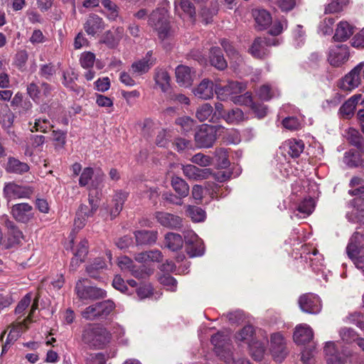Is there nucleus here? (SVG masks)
<instances>
[{
  "instance_id": "obj_53",
  "label": "nucleus",
  "mask_w": 364,
  "mask_h": 364,
  "mask_svg": "<svg viewBox=\"0 0 364 364\" xmlns=\"http://www.w3.org/2000/svg\"><path fill=\"white\" fill-rule=\"evenodd\" d=\"M28 58V54L26 50H21L16 53L14 57V65L20 70L23 71L26 68V65Z\"/></svg>"
},
{
  "instance_id": "obj_5",
  "label": "nucleus",
  "mask_w": 364,
  "mask_h": 364,
  "mask_svg": "<svg viewBox=\"0 0 364 364\" xmlns=\"http://www.w3.org/2000/svg\"><path fill=\"white\" fill-rule=\"evenodd\" d=\"M186 252L190 257L202 256L205 252L204 244L200 238L193 231L184 234Z\"/></svg>"
},
{
  "instance_id": "obj_42",
  "label": "nucleus",
  "mask_w": 364,
  "mask_h": 364,
  "mask_svg": "<svg viewBox=\"0 0 364 364\" xmlns=\"http://www.w3.org/2000/svg\"><path fill=\"white\" fill-rule=\"evenodd\" d=\"M30 131L41 132L43 133L48 132V131L53 126L50 124V121L46 118L36 119L33 124L30 123Z\"/></svg>"
},
{
  "instance_id": "obj_14",
  "label": "nucleus",
  "mask_w": 364,
  "mask_h": 364,
  "mask_svg": "<svg viewBox=\"0 0 364 364\" xmlns=\"http://www.w3.org/2000/svg\"><path fill=\"white\" fill-rule=\"evenodd\" d=\"M155 218L161 225L167 228L179 230L182 227V218L172 213L158 211L155 213Z\"/></svg>"
},
{
  "instance_id": "obj_46",
  "label": "nucleus",
  "mask_w": 364,
  "mask_h": 364,
  "mask_svg": "<svg viewBox=\"0 0 364 364\" xmlns=\"http://www.w3.org/2000/svg\"><path fill=\"white\" fill-rule=\"evenodd\" d=\"M98 43L105 44L108 48L112 49L118 46L119 42L113 32L107 31L100 37Z\"/></svg>"
},
{
  "instance_id": "obj_45",
  "label": "nucleus",
  "mask_w": 364,
  "mask_h": 364,
  "mask_svg": "<svg viewBox=\"0 0 364 364\" xmlns=\"http://www.w3.org/2000/svg\"><path fill=\"white\" fill-rule=\"evenodd\" d=\"M218 166L221 168H226L230 165L228 151L224 148L216 149L214 151Z\"/></svg>"
},
{
  "instance_id": "obj_25",
  "label": "nucleus",
  "mask_w": 364,
  "mask_h": 364,
  "mask_svg": "<svg viewBox=\"0 0 364 364\" xmlns=\"http://www.w3.org/2000/svg\"><path fill=\"white\" fill-rule=\"evenodd\" d=\"M209 60L210 65L219 70H224L228 67V62L219 47H213L210 50Z\"/></svg>"
},
{
  "instance_id": "obj_64",
  "label": "nucleus",
  "mask_w": 364,
  "mask_h": 364,
  "mask_svg": "<svg viewBox=\"0 0 364 364\" xmlns=\"http://www.w3.org/2000/svg\"><path fill=\"white\" fill-rule=\"evenodd\" d=\"M32 296L31 294L28 293L26 296H24L22 299L18 302L17 306L15 309V313L16 314H21L24 312V311L28 307L31 302Z\"/></svg>"
},
{
  "instance_id": "obj_11",
  "label": "nucleus",
  "mask_w": 364,
  "mask_h": 364,
  "mask_svg": "<svg viewBox=\"0 0 364 364\" xmlns=\"http://www.w3.org/2000/svg\"><path fill=\"white\" fill-rule=\"evenodd\" d=\"M11 214L18 223H28L33 217V207L27 203L14 205L11 208Z\"/></svg>"
},
{
  "instance_id": "obj_48",
  "label": "nucleus",
  "mask_w": 364,
  "mask_h": 364,
  "mask_svg": "<svg viewBox=\"0 0 364 364\" xmlns=\"http://www.w3.org/2000/svg\"><path fill=\"white\" fill-rule=\"evenodd\" d=\"M100 3L107 10V14L110 20L114 21L119 16V8L111 0H100Z\"/></svg>"
},
{
  "instance_id": "obj_59",
  "label": "nucleus",
  "mask_w": 364,
  "mask_h": 364,
  "mask_svg": "<svg viewBox=\"0 0 364 364\" xmlns=\"http://www.w3.org/2000/svg\"><path fill=\"white\" fill-rule=\"evenodd\" d=\"M282 125L290 131L298 130L301 127L299 120L295 117H288L282 120Z\"/></svg>"
},
{
  "instance_id": "obj_29",
  "label": "nucleus",
  "mask_w": 364,
  "mask_h": 364,
  "mask_svg": "<svg viewBox=\"0 0 364 364\" xmlns=\"http://www.w3.org/2000/svg\"><path fill=\"white\" fill-rule=\"evenodd\" d=\"M255 328L251 325L244 326L240 331L235 335V340L239 345L240 343L247 344V346L254 341Z\"/></svg>"
},
{
  "instance_id": "obj_40",
  "label": "nucleus",
  "mask_w": 364,
  "mask_h": 364,
  "mask_svg": "<svg viewBox=\"0 0 364 364\" xmlns=\"http://www.w3.org/2000/svg\"><path fill=\"white\" fill-rule=\"evenodd\" d=\"M89 250V242L87 240H82L80 242L77 247V250L75 256L71 259V266L74 267V262L80 261V263L85 261V258L88 253Z\"/></svg>"
},
{
  "instance_id": "obj_10",
  "label": "nucleus",
  "mask_w": 364,
  "mask_h": 364,
  "mask_svg": "<svg viewBox=\"0 0 364 364\" xmlns=\"http://www.w3.org/2000/svg\"><path fill=\"white\" fill-rule=\"evenodd\" d=\"M246 89V84L238 81H229L227 85L215 84V92L218 97L225 100L228 96L239 94Z\"/></svg>"
},
{
  "instance_id": "obj_26",
  "label": "nucleus",
  "mask_w": 364,
  "mask_h": 364,
  "mask_svg": "<svg viewBox=\"0 0 364 364\" xmlns=\"http://www.w3.org/2000/svg\"><path fill=\"white\" fill-rule=\"evenodd\" d=\"M95 175V181L92 180V189L95 190V197L96 198V201L94 203V200L92 199V210L95 207H98L99 204L97 203V200H100L102 196V188H103V180L105 178V174L102 171L100 168H96L95 171L92 169V177Z\"/></svg>"
},
{
  "instance_id": "obj_61",
  "label": "nucleus",
  "mask_w": 364,
  "mask_h": 364,
  "mask_svg": "<svg viewBox=\"0 0 364 364\" xmlns=\"http://www.w3.org/2000/svg\"><path fill=\"white\" fill-rule=\"evenodd\" d=\"M38 73L41 77L49 80L55 73V66L52 63L41 65Z\"/></svg>"
},
{
  "instance_id": "obj_9",
  "label": "nucleus",
  "mask_w": 364,
  "mask_h": 364,
  "mask_svg": "<svg viewBox=\"0 0 364 364\" xmlns=\"http://www.w3.org/2000/svg\"><path fill=\"white\" fill-rule=\"evenodd\" d=\"M324 353L328 364H346L347 354L343 350H339L334 342H327Z\"/></svg>"
},
{
  "instance_id": "obj_50",
  "label": "nucleus",
  "mask_w": 364,
  "mask_h": 364,
  "mask_svg": "<svg viewBox=\"0 0 364 364\" xmlns=\"http://www.w3.org/2000/svg\"><path fill=\"white\" fill-rule=\"evenodd\" d=\"M314 209V201L312 198H307L302 200L298 205L297 210L305 218L309 216Z\"/></svg>"
},
{
  "instance_id": "obj_28",
  "label": "nucleus",
  "mask_w": 364,
  "mask_h": 364,
  "mask_svg": "<svg viewBox=\"0 0 364 364\" xmlns=\"http://www.w3.org/2000/svg\"><path fill=\"white\" fill-rule=\"evenodd\" d=\"M152 51H149L146 53L145 58L135 61L132 64L131 68L134 74L140 75L147 73L149 70L154 64V62L148 58V57H150Z\"/></svg>"
},
{
  "instance_id": "obj_39",
  "label": "nucleus",
  "mask_w": 364,
  "mask_h": 364,
  "mask_svg": "<svg viewBox=\"0 0 364 364\" xmlns=\"http://www.w3.org/2000/svg\"><path fill=\"white\" fill-rule=\"evenodd\" d=\"M348 245L350 254L354 253L357 247L362 248L364 247V230L362 232H355L351 236Z\"/></svg>"
},
{
  "instance_id": "obj_60",
  "label": "nucleus",
  "mask_w": 364,
  "mask_h": 364,
  "mask_svg": "<svg viewBox=\"0 0 364 364\" xmlns=\"http://www.w3.org/2000/svg\"><path fill=\"white\" fill-rule=\"evenodd\" d=\"M287 26V22L285 18L275 21L269 31V33L272 36H276L282 33L284 28Z\"/></svg>"
},
{
  "instance_id": "obj_6",
  "label": "nucleus",
  "mask_w": 364,
  "mask_h": 364,
  "mask_svg": "<svg viewBox=\"0 0 364 364\" xmlns=\"http://www.w3.org/2000/svg\"><path fill=\"white\" fill-rule=\"evenodd\" d=\"M111 339V333L103 325L92 323V348L103 349Z\"/></svg>"
},
{
  "instance_id": "obj_21",
  "label": "nucleus",
  "mask_w": 364,
  "mask_h": 364,
  "mask_svg": "<svg viewBox=\"0 0 364 364\" xmlns=\"http://www.w3.org/2000/svg\"><path fill=\"white\" fill-rule=\"evenodd\" d=\"M4 168L7 173L22 175L27 173L30 168L28 164L21 161L14 156H9Z\"/></svg>"
},
{
  "instance_id": "obj_3",
  "label": "nucleus",
  "mask_w": 364,
  "mask_h": 364,
  "mask_svg": "<svg viewBox=\"0 0 364 364\" xmlns=\"http://www.w3.org/2000/svg\"><path fill=\"white\" fill-rule=\"evenodd\" d=\"M195 141L200 148H210L217 139V128L213 125L203 124L195 134Z\"/></svg>"
},
{
  "instance_id": "obj_52",
  "label": "nucleus",
  "mask_w": 364,
  "mask_h": 364,
  "mask_svg": "<svg viewBox=\"0 0 364 364\" xmlns=\"http://www.w3.org/2000/svg\"><path fill=\"white\" fill-rule=\"evenodd\" d=\"M213 111V107L209 103H205L197 109L196 116L199 121L203 122L211 117Z\"/></svg>"
},
{
  "instance_id": "obj_18",
  "label": "nucleus",
  "mask_w": 364,
  "mask_h": 364,
  "mask_svg": "<svg viewBox=\"0 0 364 364\" xmlns=\"http://www.w3.org/2000/svg\"><path fill=\"white\" fill-rule=\"evenodd\" d=\"M176 82L180 86L189 87L195 77V72L186 65H180L176 68Z\"/></svg>"
},
{
  "instance_id": "obj_43",
  "label": "nucleus",
  "mask_w": 364,
  "mask_h": 364,
  "mask_svg": "<svg viewBox=\"0 0 364 364\" xmlns=\"http://www.w3.org/2000/svg\"><path fill=\"white\" fill-rule=\"evenodd\" d=\"M223 119L229 124H237L244 119V113L239 108H234L223 115Z\"/></svg>"
},
{
  "instance_id": "obj_20",
  "label": "nucleus",
  "mask_w": 364,
  "mask_h": 364,
  "mask_svg": "<svg viewBox=\"0 0 364 364\" xmlns=\"http://www.w3.org/2000/svg\"><path fill=\"white\" fill-rule=\"evenodd\" d=\"M314 336L312 328L306 323L298 325L294 333V341L299 345L310 342Z\"/></svg>"
},
{
  "instance_id": "obj_34",
  "label": "nucleus",
  "mask_w": 364,
  "mask_h": 364,
  "mask_svg": "<svg viewBox=\"0 0 364 364\" xmlns=\"http://www.w3.org/2000/svg\"><path fill=\"white\" fill-rule=\"evenodd\" d=\"M287 153L292 158H298L304 150V143L301 139H290L286 142Z\"/></svg>"
},
{
  "instance_id": "obj_63",
  "label": "nucleus",
  "mask_w": 364,
  "mask_h": 364,
  "mask_svg": "<svg viewBox=\"0 0 364 364\" xmlns=\"http://www.w3.org/2000/svg\"><path fill=\"white\" fill-rule=\"evenodd\" d=\"M159 282L164 286L168 287V289L171 291H175L176 290L177 281L172 276L169 274H164L160 277Z\"/></svg>"
},
{
  "instance_id": "obj_54",
  "label": "nucleus",
  "mask_w": 364,
  "mask_h": 364,
  "mask_svg": "<svg viewBox=\"0 0 364 364\" xmlns=\"http://www.w3.org/2000/svg\"><path fill=\"white\" fill-rule=\"evenodd\" d=\"M334 23V18L326 17L320 22L318 31L323 35H331L333 33V26Z\"/></svg>"
},
{
  "instance_id": "obj_30",
  "label": "nucleus",
  "mask_w": 364,
  "mask_h": 364,
  "mask_svg": "<svg viewBox=\"0 0 364 364\" xmlns=\"http://www.w3.org/2000/svg\"><path fill=\"white\" fill-rule=\"evenodd\" d=\"M154 80L162 92H165L169 89L171 77L165 69L156 68L155 70Z\"/></svg>"
},
{
  "instance_id": "obj_15",
  "label": "nucleus",
  "mask_w": 364,
  "mask_h": 364,
  "mask_svg": "<svg viewBox=\"0 0 364 364\" xmlns=\"http://www.w3.org/2000/svg\"><path fill=\"white\" fill-rule=\"evenodd\" d=\"M270 350L274 360L281 362L287 355L283 336L280 333L271 335Z\"/></svg>"
},
{
  "instance_id": "obj_1",
  "label": "nucleus",
  "mask_w": 364,
  "mask_h": 364,
  "mask_svg": "<svg viewBox=\"0 0 364 364\" xmlns=\"http://www.w3.org/2000/svg\"><path fill=\"white\" fill-rule=\"evenodd\" d=\"M149 24L157 32L161 41L168 39L173 35L168 11L164 8L157 9L151 14Z\"/></svg>"
},
{
  "instance_id": "obj_24",
  "label": "nucleus",
  "mask_w": 364,
  "mask_h": 364,
  "mask_svg": "<svg viewBox=\"0 0 364 364\" xmlns=\"http://www.w3.org/2000/svg\"><path fill=\"white\" fill-rule=\"evenodd\" d=\"M354 27L347 21L338 23L333 39L334 41L343 42L348 40L353 34Z\"/></svg>"
},
{
  "instance_id": "obj_17",
  "label": "nucleus",
  "mask_w": 364,
  "mask_h": 364,
  "mask_svg": "<svg viewBox=\"0 0 364 364\" xmlns=\"http://www.w3.org/2000/svg\"><path fill=\"white\" fill-rule=\"evenodd\" d=\"M114 307V303L109 299L92 304V321L106 319Z\"/></svg>"
},
{
  "instance_id": "obj_12",
  "label": "nucleus",
  "mask_w": 364,
  "mask_h": 364,
  "mask_svg": "<svg viewBox=\"0 0 364 364\" xmlns=\"http://www.w3.org/2000/svg\"><path fill=\"white\" fill-rule=\"evenodd\" d=\"M77 294L76 304L78 306L88 304L91 300V280L89 279H79L75 286Z\"/></svg>"
},
{
  "instance_id": "obj_37",
  "label": "nucleus",
  "mask_w": 364,
  "mask_h": 364,
  "mask_svg": "<svg viewBox=\"0 0 364 364\" xmlns=\"http://www.w3.org/2000/svg\"><path fill=\"white\" fill-rule=\"evenodd\" d=\"M343 161L350 168L358 166L364 167V160L353 150L345 153Z\"/></svg>"
},
{
  "instance_id": "obj_62",
  "label": "nucleus",
  "mask_w": 364,
  "mask_h": 364,
  "mask_svg": "<svg viewBox=\"0 0 364 364\" xmlns=\"http://www.w3.org/2000/svg\"><path fill=\"white\" fill-rule=\"evenodd\" d=\"M176 124L179 125L183 131L189 132L194 127V120L189 117H182L176 119Z\"/></svg>"
},
{
  "instance_id": "obj_2",
  "label": "nucleus",
  "mask_w": 364,
  "mask_h": 364,
  "mask_svg": "<svg viewBox=\"0 0 364 364\" xmlns=\"http://www.w3.org/2000/svg\"><path fill=\"white\" fill-rule=\"evenodd\" d=\"M33 193V188L29 186H21L14 181L6 182L3 188V196L8 201L16 199L29 198Z\"/></svg>"
},
{
  "instance_id": "obj_4",
  "label": "nucleus",
  "mask_w": 364,
  "mask_h": 364,
  "mask_svg": "<svg viewBox=\"0 0 364 364\" xmlns=\"http://www.w3.org/2000/svg\"><path fill=\"white\" fill-rule=\"evenodd\" d=\"M211 343L215 346L216 353L224 356L226 362L232 359L231 340L228 334L218 332L212 336Z\"/></svg>"
},
{
  "instance_id": "obj_55",
  "label": "nucleus",
  "mask_w": 364,
  "mask_h": 364,
  "mask_svg": "<svg viewBox=\"0 0 364 364\" xmlns=\"http://www.w3.org/2000/svg\"><path fill=\"white\" fill-rule=\"evenodd\" d=\"M80 63L81 66L87 70L85 73V76L87 80H91V53L90 52H85L81 54L80 58Z\"/></svg>"
},
{
  "instance_id": "obj_57",
  "label": "nucleus",
  "mask_w": 364,
  "mask_h": 364,
  "mask_svg": "<svg viewBox=\"0 0 364 364\" xmlns=\"http://www.w3.org/2000/svg\"><path fill=\"white\" fill-rule=\"evenodd\" d=\"M52 135L55 149L56 150L63 149L65 144L66 134L60 130H53Z\"/></svg>"
},
{
  "instance_id": "obj_44",
  "label": "nucleus",
  "mask_w": 364,
  "mask_h": 364,
  "mask_svg": "<svg viewBox=\"0 0 364 364\" xmlns=\"http://www.w3.org/2000/svg\"><path fill=\"white\" fill-rule=\"evenodd\" d=\"M186 213L194 222H202L205 218V212L200 207L188 205Z\"/></svg>"
},
{
  "instance_id": "obj_7",
  "label": "nucleus",
  "mask_w": 364,
  "mask_h": 364,
  "mask_svg": "<svg viewBox=\"0 0 364 364\" xmlns=\"http://www.w3.org/2000/svg\"><path fill=\"white\" fill-rule=\"evenodd\" d=\"M348 46L344 44H339L330 47L328 61L333 67H339L345 63L349 58Z\"/></svg>"
},
{
  "instance_id": "obj_8",
  "label": "nucleus",
  "mask_w": 364,
  "mask_h": 364,
  "mask_svg": "<svg viewBox=\"0 0 364 364\" xmlns=\"http://www.w3.org/2000/svg\"><path fill=\"white\" fill-rule=\"evenodd\" d=\"M299 305L302 311L316 314L321 311L320 299L314 294H305L299 299Z\"/></svg>"
},
{
  "instance_id": "obj_47",
  "label": "nucleus",
  "mask_w": 364,
  "mask_h": 364,
  "mask_svg": "<svg viewBox=\"0 0 364 364\" xmlns=\"http://www.w3.org/2000/svg\"><path fill=\"white\" fill-rule=\"evenodd\" d=\"M88 212L87 206L82 205L79 207L74 221L75 228L80 229L85 225Z\"/></svg>"
},
{
  "instance_id": "obj_23",
  "label": "nucleus",
  "mask_w": 364,
  "mask_h": 364,
  "mask_svg": "<svg viewBox=\"0 0 364 364\" xmlns=\"http://www.w3.org/2000/svg\"><path fill=\"white\" fill-rule=\"evenodd\" d=\"M249 53L255 58L264 59L269 55L270 52L265 45V39L257 37L249 48Z\"/></svg>"
},
{
  "instance_id": "obj_41",
  "label": "nucleus",
  "mask_w": 364,
  "mask_h": 364,
  "mask_svg": "<svg viewBox=\"0 0 364 364\" xmlns=\"http://www.w3.org/2000/svg\"><path fill=\"white\" fill-rule=\"evenodd\" d=\"M248 348L255 360H262L265 351V346L262 343L254 340L248 345Z\"/></svg>"
},
{
  "instance_id": "obj_36",
  "label": "nucleus",
  "mask_w": 364,
  "mask_h": 364,
  "mask_svg": "<svg viewBox=\"0 0 364 364\" xmlns=\"http://www.w3.org/2000/svg\"><path fill=\"white\" fill-rule=\"evenodd\" d=\"M183 241L182 237L177 233L168 232L165 235V245L172 251L181 249Z\"/></svg>"
},
{
  "instance_id": "obj_33",
  "label": "nucleus",
  "mask_w": 364,
  "mask_h": 364,
  "mask_svg": "<svg viewBox=\"0 0 364 364\" xmlns=\"http://www.w3.org/2000/svg\"><path fill=\"white\" fill-rule=\"evenodd\" d=\"M2 222L4 225L7 228L9 235L14 237V242L18 243L23 238V232L18 229L17 225L11 220L8 215L2 216Z\"/></svg>"
},
{
  "instance_id": "obj_56",
  "label": "nucleus",
  "mask_w": 364,
  "mask_h": 364,
  "mask_svg": "<svg viewBox=\"0 0 364 364\" xmlns=\"http://www.w3.org/2000/svg\"><path fill=\"white\" fill-rule=\"evenodd\" d=\"M80 343L84 348H90L91 343V324L87 323L82 327Z\"/></svg>"
},
{
  "instance_id": "obj_35",
  "label": "nucleus",
  "mask_w": 364,
  "mask_h": 364,
  "mask_svg": "<svg viewBox=\"0 0 364 364\" xmlns=\"http://www.w3.org/2000/svg\"><path fill=\"white\" fill-rule=\"evenodd\" d=\"M171 186L180 198H186L189 193L188 184L181 177L173 176L171 182Z\"/></svg>"
},
{
  "instance_id": "obj_51",
  "label": "nucleus",
  "mask_w": 364,
  "mask_h": 364,
  "mask_svg": "<svg viewBox=\"0 0 364 364\" xmlns=\"http://www.w3.org/2000/svg\"><path fill=\"white\" fill-rule=\"evenodd\" d=\"M346 252L348 257L353 261L357 268H364V255L361 253V248L357 247V250L354 253L350 254L348 251V245H347Z\"/></svg>"
},
{
  "instance_id": "obj_31",
  "label": "nucleus",
  "mask_w": 364,
  "mask_h": 364,
  "mask_svg": "<svg viewBox=\"0 0 364 364\" xmlns=\"http://www.w3.org/2000/svg\"><path fill=\"white\" fill-rule=\"evenodd\" d=\"M128 197V193L118 191L115 193L113 198L114 207L110 210L111 219L117 217L122 210L124 201Z\"/></svg>"
},
{
  "instance_id": "obj_22",
  "label": "nucleus",
  "mask_w": 364,
  "mask_h": 364,
  "mask_svg": "<svg viewBox=\"0 0 364 364\" xmlns=\"http://www.w3.org/2000/svg\"><path fill=\"white\" fill-rule=\"evenodd\" d=\"M215 87L213 81L208 79H204L201 82L194 88V95L200 99L208 100L213 97Z\"/></svg>"
},
{
  "instance_id": "obj_32",
  "label": "nucleus",
  "mask_w": 364,
  "mask_h": 364,
  "mask_svg": "<svg viewBox=\"0 0 364 364\" xmlns=\"http://www.w3.org/2000/svg\"><path fill=\"white\" fill-rule=\"evenodd\" d=\"M346 137L351 145L355 146L360 152L364 154V138L357 129L349 128L347 131Z\"/></svg>"
},
{
  "instance_id": "obj_27",
  "label": "nucleus",
  "mask_w": 364,
  "mask_h": 364,
  "mask_svg": "<svg viewBox=\"0 0 364 364\" xmlns=\"http://www.w3.org/2000/svg\"><path fill=\"white\" fill-rule=\"evenodd\" d=\"M158 232L154 230H137L134 232L136 242L138 245H151L156 242Z\"/></svg>"
},
{
  "instance_id": "obj_49",
  "label": "nucleus",
  "mask_w": 364,
  "mask_h": 364,
  "mask_svg": "<svg viewBox=\"0 0 364 364\" xmlns=\"http://www.w3.org/2000/svg\"><path fill=\"white\" fill-rule=\"evenodd\" d=\"M339 336L341 339L346 343H350L353 341L356 343V340L359 338L357 333L353 328L348 327L341 328L339 331Z\"/></svg>"
},
{
  "instance_id": "obj_19",
  "label": "nucleus",
  "mask_w": 364,
  "mask_h": 364,
  "mask_svg": "<svg viewBox=\"0 0 364 364\" xmlns=\"http://www.w3.org/2000/svg\"><path fill=\"white\" fill-rule=\"evenodd\" d=\"M252 14L257 30H265L271 25L272 18L270 13L267 10L263 9H255L252 10Z\"/></svg>"
},
{
  "instance_id": "obj_38",
  "label": "nucleus",
  "mask_w": 364,
  "mask_h": 364,
  "mask_svg": "<svg viewBox=\"0 0 364 364\" xmlns=\"http://www.w3.org/2000/svg\"><path fill=\"white\" fill-rule=\"evenodd\" d=\"M349 0H328L325 6L324 14H336L341 12L348 4Z\"/></svg>"
},
{
  "instance_id": "obj_58",
  "label": "nucleus",
  "mask_w": 364,
  "mask_h": 364,
  "mask_svg": "<svg viewBox=\"0 0 364 364\" xmlns=\"http://www.w3.org/2000/svg\"><path fill=\"white\" fill-rule=\"evenodd\" d=\"M191 162L203 167H206L212 164V159L203 154L198 153L192 156Z\"/></svg>"
},
{
  "instance_id": "obj_13",
  "label": "nucleus",
  "mask_w": 364,
  "mask_h": 364,
  "mask_svg": "<svg viewBox=\"0 0 364 364\" xmlns=\"http://www.w3.org/2000/svg\"><path fill=\"white\" fill-rule=\"evenodd\" d=\"M52 87L47 82H42L38 86L35 82H31L27 85V93L35 102L43 101L51 94Z\"/></svg>"
},
{
  "instance_id": "obj_16",
  "label": "nucleus",
  "mask_w": 364,
  "mask_h": 364,
  "mask_svg": "<svg viewBox=\"0 0 364 364\" xmlns=\"http://www.w3.org/2000/svg\"><path fill=\"white\" fill-rule=\"evenodd\" d=\"M183 175L190 180L201 181L212 174L210 168H199L193 164L182 165Z\"/></svg>"
}]
</instances>
